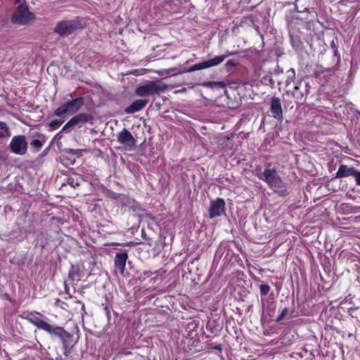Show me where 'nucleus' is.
<instances>
[{
	"instance_id": "25",
	"label": "nucleus",
	"mask_w": 360,
	"mask_h": 360,
	"mask_svg": "<svg viewBox=\"0 0 360 360\" xmlns=\"http://www.w3.org/2000/svg\"><path fill=\"white\" fill-rule=\"evenodd\" d=\"M353 176L355 178L356 184L360 185V172L355 170Z\"/></svg>"
},
{
	"instance_id": "26",
	"label": "nucleus",
	"mask_w": 360,
	"mask_h": 360,
	"mask_svg": "<svg viewBox=\"0 0 360 360\" xmlns=\"http://www.w3.org/2000/svg\"><path fill=\"white\" fill-rule=\"evenodd\" d=\"M236 65V62L233 60H229L225 65L226 68H229V67H235Z\"/></svg>"
},
{
	"instance_id": "2",
	"label": "nucleus",
	"mask_w": 360,
	"mask_h": 360,
	"mask_svg": "<svg viewBox=\"0 0 360 360\" xmlns=\"http://www.w3.org/2000/svg\"><path fill=\"white\" fill-rule=\"evenodd\" d=\"M167 89V85L162 80L158 79L155 81H148L139 86L135 90V93L141 97H148L164 92Z\"/></svg>"
},
{
	"instance_id": "17",
	"label": "nucleus",
	"mask_w": 360,
	"mask_h": 360,
	"mask_svg": "<svg viewBox=\"0 0 360 360\" xmlns=\"http://www.w3.org/2000/svg\"><path fill=\"white\" fill-rule=\"evenodd\" d=\"M354 168L353 167H348L346 165H340L339 167L337 173H336V177L337 178H342L349 176H353L354 173Z\"/></svg>"
},
{
	"instance_id": "29",
	"label": "nucleus",
	"mask_w": 360,
	"mask_h": 360,
	"mask_svg": "<svg viewBox=\"0 0 360 360\" xmlns=\"http://www.w3.org/2000/svg\"><path fill=\"white\" fill-rule=\"evenodd\" d=\"M280 73H283V70H277L275 73V76H278Z\"/></svg>"
},
{
	"instance_id": "3",
	"label": "nucleus",
	"mask_w": 360,
	"mask_h": 360,
	"mask_svg": "<svg viewBox=\"0 0 360 360\" xmlns=\"http://www.w3.org/2000/svg\"><path fill=\"white\" fill-rule=\"evenodd\" d=\"M84 105L82 97L76 98L63 103L61 106L56 108L53 115L58 117H65L72 115L80 110Z\"/></svg>"
},
{
	"instance_id": "32",
	"label": "nucleus",
	"mask_w": 360,
	"mask_h": 360,
	"mask_svg": "<svg viewBox=\"0 0 360 360\" xmlns=\"http://www.w3.org/2000/svg\"><path fill=\"white\" fill-rule=\"evenodd\" d=\"M277 82H278V84H281V81H279V80H277Z\"/></svg>"
},
{
	"instance_id": "7",
	"label": "nucleus",
	"mask_w": 360,
	"mask_h": 360,
	"mask_svg": "<svg viewBox=\"0 0 360 360\" xmlns=\"http://www.w3.org/2000/svg\"><path fill=\"white\" fill-rule=\"evenodd\" d=\"M93 120V117L91 114L83 112L79 113L72 117L63 127L62 131H66L69 129L75 126H80L84 123L90 122Z\"/></svg>"
},
{
	"instance_id": "16",
	"label": "nucleus",
	"mask_w": 360,
	"mask_h": 360,
	"mask_svg": "<svg viewBox=\"0 0 360 360\" xmlns=\"http://www.w3.org/2000/svg\"><path fill=\"white\" fill-rule=\"evenodd\" d=\"M39 316H41V314L39 313L37 314V315L31 314L28 318V320L32 324L38 328L45 330V329L47 328L49 323L40 319Z\"/></svg>"
},
{
	"instance_id": "20",
	"label": "nucleus",
	"mask_w": 360,
	"mask_h": 360,
	"mask_svg": "<svg viewBox=\"0 0 360 360\" xmlns=\"http://www.w3.org/2000/svg\"><path fill=\"white\" fill-rule=\"evenodd\" d=\"M202 67L201 63H199L198 64L193 65L189 68L187 70H184L181 72H192L198 70H202Z\"/></svg>"
},
{
	"instance_id": "6",
	"label": "nucleus",
	"mask_w": 360,
	"mask_h": 360,
	"mask_svg": "<svg viewBox=\"0 0 360 360\" xmlns=\"http://www.w3.org/2000/svg\"><path fill=\"white\" fill-rule=\"evenodd\" d=\"M46 332L49 333L52 337L58 338L61 341L63 347L66 348L69 345V340L71 339L72 335L66 331L63 327L48 325Z\"/></svg>"
},
{
	"instance_id": "28",
	"label": "nucleus",
	"mask_w": 360,
	"mask_h": 360,
	"mask_svg": "<svg viewBox=\"0 0 360 360\" xmlns=\"http://www.w3.org/2000/svg\"><path fill=\"white\" fill-rule=\"evenodd\" d=\"M269 82L271 84V87H274V83H275V80L273 79L272 78H269Z\"/></svg>"
},
{
	"instance_id": "12",
	"label": "nucleus",
	"mask_w": 360,
	"mask_h": 360,
	"mask_svg": "<svg viewBox=\"0 0 360 360\" xmlns=\"http://www.w3.org/2000/svg\"><path fill=\"white\" fill-rule=\"evenodd\" d=\"M309 94V85L304 81L298 82L292 91V96L296 99H302Z\"/></svg>"
},
{
	"instance_id": "5",
	"label": "nucleus",
	"mask_w": 360,
	"mask_h": 360,
	"mask_svg": "<svg viewBox=\"0 0 360 360\" xmlns=\"http://www.w3.org/2000/svg\"><path fill=\"white\" fill-rule=\"evenodd\" d=\"M11 150L15 155H23L27 153L28 143L24 135L14 136L9 144Z\"/></svg>"
},
{
	"instance_id": "9",
	"label": "nucleus",
	"mask_w": 360,
	"mask_h": 360,
	"mask_svg": "<svg viewBox=\"0 0 360 360\" xmlns=\"http://www.w3.org/2000/svg\"><path fill=\"white\" fill-rule=\"evenodd\" d=\"M225 201L222 198H217L211 202L209 210L210 217L211 219L220 217L225 212Z\"/></svg>"
},
{
	"instance_id": "13",
	"label": "nucleus",
	"mask_w": 360,
	"mask_h": 360,
	"mask_svg": "<svg viewBox=\"0 0 360 360\" xmlns=\"http://www.w3.org/2000/svg\"><path fill=\"white\" fill-rule=\"evenodd\" d=\"M127 259L128 255L126 252H117L115 255V265L122 275H123L124 273L125 265Z\"/></svg>"
},
{
	"instance_id": "22",
	"label": "nucleus",
	"mask_w": 360,
	"mask_h": 360,
	"mask_svg": "<svg viewBox=\"0 0 360 360\" xmlns=\"http://www.w3.org/2000/svg\"><path fill=\"white\" fill-rule=\"evenodd\" d=\"M260 294L262 296L266 295L270 291V286L267 284H262L259 286Z\"/></svg>"
},
{
	"instance_id": "10",
	"label": "nucleus",
	"mask_w": 360,
	"mask_h": 360,
	"mask_svg": "<svg viewBox=\"0 0 360 360\" xmlns=\"http://www.w3.org/2000/svg\"><path fill=\"white\" fill-rule=\"evenodd\" d=\"M77 28V24L70 20L62 21L57 24L55 32L60 36H68L72 34Z\"/></svg>"
},
{
	"instance_id": "21",
	"label": "nucleus",
	"mask_w": 360,
	"mask_h": 360,
	"mask_svg": "<svg viewBox=\"0 0 360 360\" xmlns=\"http://www.w3.org/2000/svg\"><path fill=\"white\" fill-rule=\"evenodd\" d=\"M63 123V120H53L52 121L50 122L49 123V127L52 129H56L57 128H58Z\"/></svg>"
},
{
	"instance_id": "14",
	"label": "nucleus",
	"mask_w": 360,
	"mask_h": 360,
	"mask_svg": "<svg viewBox=\"0 0 360 360\" xmlns=\"http://www.w3.org/2000/svg\"><path fill=\"white\" fill-rule=\"evenodd\" d=\"M148 102V100H136L124 110V112L127 114H133L136 112L142 110L146 105Z\"/></svg>"
},
{
	"instance_id": "19",
	"label": "nucleus",
	"mask_w": 360,
	"mask_h": 360,
	"mask_svg": "<svg viewBox=\"0 0 360 360\" xmlns=\"http://www.w3.org/2000/svg\"><path fill=\"white\" fill-rule=\"evenodd\" d=\"M287 79L285 81V86H288L290 84L294 81L295 77V72L293 69H290L286 72Z\"/></svg>"
},
{
	"instance_id": "8",
	"label": "nucleus",
	"mask_w": 360,
	"mask_h": 360,
	"mask_svg": "<svg viewBox=\"0 0 360 360\" xmlns=\"http://www.w3.org/2000/svg\"><path fill=\"white\" fill-rule=\"evenodd\" d=\"M117 140L127 150H131L134 148L135 139L127 129H124L119 133Z\"/></svg>"
},
{
	"instance_id": "4",
	"label": "nucleus",
	"mask_w": 360,
	"mask_h": 360,
	"mask_svg": "<svg viewBox=\"0 0 360 360\" xmlns=\"http://www.w3.org/2000/svg\"><path fill=\"white\" fill-rule=\"evenodd\" d=\"M34 15L25 4H20L12 16V22L18 25H27L31 22Z\"/></svg>"
},
{
	"instance_id": "30",
	"label": "nucleus",
	"mask_w": 360,
	"mask_h": 360,
	"mask_svg": "<svg viewBox=\"0 0 360 360\" xmlns=\"http://www.w3.org/2000/svg\"><path fill=\"white\" fill-rule=\"evenodd\" d=\"M214 348L216 349H218V350H221V345H217Z\"/></svg>"
},
{
	"instance_id": "18",
	"label": "nucleus",
	"mask_w": 360,
	"mask_h": 360,
	"mask_svg": "<svg viewBox=\"0 0 360 360\" xmlns=\"http://www.w3.org/2000/svg\"><path fill=\"white\" fill-rule=\"evenodd\" d=\"M10 135L9 128L4 122H0V139Z\"/></svg>"
},
{
	"instance_id": "11",
	"label": "nucleus",
	"mask_w": 360,
	"mask_h": 360,
	"mask_svg": "<svg viewBox=\"0 0 360 360\" xmlns=\"http://www.w3.org/2000/svg\"><path fill=\"white\" fill-rule=\"evenodd\" d=\"M271 115L278 120H283V110L281 99L278 97H273L271 100L270 108Z\"/></svg>"
},
{
	"instance_id": "15",
	"label": "nucleus",
	"mask_w": 360,
	"mask_h": 360,
	"mask_svg": "<svg viewBox=\"0 0 360 360\" xmlns=\"http://www.w3.org/2000/svg\"><path fill=\"white\" fill-rule=\"evenodd\" d=\"M225 60L224 56H214L212 58L201 62L203 70L219 65Z\"/></svg>"
},
{
	"instance_id": "27",
	"label": "nucleus",
	"mask_w": 360,
	"mask_h": 360,
	"mask_svg": "<svg viewBox=\"0 0 360 360\" xmlns=\"http://www.w3.org/2000/svg\"><path fill=\"white\" fill-rule=\"evenodd\" d=\"M237 53L236 51H234V52H231V51H227L225 55H221L220 56H224L225 57V59L226 58H228L229 56H233V55H236Z\"/></svg>"
},
{
	"instance_id": "31",
	"label": "nucleus",
	"mask_w": 360,
	"mask_h": 360,
	"mask_svg": "<svg viewBox=\"0 0 360 360\" xmlns=\"http://www.w3.org/2000/svg\"><path fill=\"white\" fill-rule=\"evenodd\" d=\"M21 0H16L15 3H19Z\"/></svg>"
},
{
	"instance_id": "23",
	"label": "nucleus",
	"mask_w": 360,
	"mask_h": 360,
	"mask_svg": "<svg viewBox=\"0 0 360 360\" xmlns=\"http://www.w3.org/2000/svg\"><path fill=\"white\" fill-rule=\"evenodd\" d=\"M30 145L35 148L39 149L42 146V143L39 139H34L30 143Z\"/></svg>"
},
{
	"instance_id": "24",
	"label": "nucleus",
	"mask_w": 360,
	"mask_h": 360,
	"mask_svg": "<svg viewBox=\"0 0 360 360\" xmlns=\"http://www.w3.org/2000/svg\"><path fill=\"white\" fill-rule=\"evenodd\" d=\"M288 309L287 307H285L284 309H283L280 315L276 319V321L278 322V321H281L285 316V315L288 314Z\"/></svg>"
},
{
	"instance_id": "1",
	"label": "nucleus",
	"mask_w": 360,
	"mask_h": 360,
	"mask_svg": "<svg viewBox=\"0 0 360 360\" xmlns=\"http://www.w3.org/2000/svg\"><path fill=\"white\" fill-rule=\"evenodd\" d=\"M258 178L266 182L276 193L283 195L287 193L286 186L278 176L274 168L266 167L262 174L257 175Z\"/></svg>"
}]
</instances>
